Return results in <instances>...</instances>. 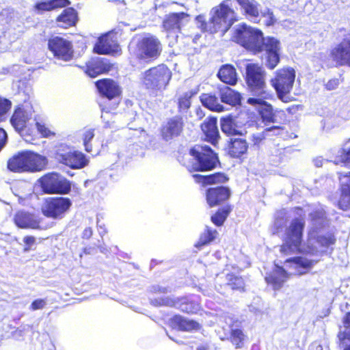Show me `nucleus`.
<instances>
[{
  "label": "nucleus",
  "instance_id": "f257e3e1",
  "mask_svg": "<svg viewBox=\"0 0 350 350\" xmlns=\"http://www.w3.org/2000/svg\"><path fill=\"white\" fill-rule=\"evenodd\" d=\"M178 161L191 175L195 183L205 187L221 185L229 180V177L223 172L209 174L194 172H206L220 166L218 154L207 145L196 144L189 150L188 154L178 156Z\"/></svg>",
  "mask_w": 350,
  "mask_h": 350
},
{
  "label": "nucleus",
  "instance_id": "f03ea898",
  "mask_svg": "<svg viewBox=\"0 0 350 350\" xmlns=\"http://www.w3.org/2000/svg\"><path fill=\"white\" fill-rule=\"evenodd\" d=\"M232 40L252 55L264 52L265 66L269 70H273L280 62V40L273 36H264L259 28L241 23L234 28Z\"/></svg>",
  "mask_w": 350,
  "mask_h": 350
},
{
  "label": "nucleus",
  "instance_id": "7ed1b4c3",
  "mask_svg": "<svg viewBox=\"0 0 350 350\" xmlns=\"http://www.w3.org/2000/svg\"><path fill=\"white\" fill-rule=\"evenodd\" d=\"M305 221L303 218L296 217L292 219L286 228L280 245V252L283 256H291L297 254L315 255L317 248L313 245H308L306 250L302 248Z\"/></svg>",
  "mask_w": 350,
  "mask_h": 350
},
{
  "label": "nucleus",
  "instance_id": "20e7f679",
  "mask_svg": "<svg viewBox=\"0 0 350 350\" xmlns=\"http://www.w3.org/2000/svg\"><path fill=\"white\" fill-rule=\"evenodd\" d=\"M48 165L46 157L29 150H21L7 161L8 169L14 173H34L44 170Z\"/></svg>",
  "mask_w": 350,
  "mask_h": 350
},
{
  "label": "nucleus",
  "instance_id": "39448f33",
  "mask_svg": "<svg viewBox=\"0 0 350 350\" xmlns=\"http://www.w3.org/2000/svg\"><path fill=\"white\" fill-rule=\"evenodd\" d=\"M128 51L130 57L134 60L152 61L161 56L163 45L157 36L147 33L137 42H130Z\"/></svg>",
  "mask_w": 350,
  "mask_h": 350
},
{
  "label": "nucleus",
  "instance_id": "423d86ee",
  "mask_svg": "<svg viewBox=\"0 0 350 350\" xmlns=\"http://www.w3.org/2000/svg\"><path fill=\"white\" fill-rule=\"evenodd\" d=\"M172 76L170 69L165 64H161L146 70L143 74L142 82L150 94L157 96L167 88Z\"/></svg>",
  "mask_w": 350,
  "mask_h": 350
},
{
  "label": "nucleus",
  "instance_id": "0eeeda50",
  "mask_svg": "<svg viewBox=\"0 0 350 350\" xmlns=\"http://www.w3.org/2000/svg\"><path fill=\"white\" fill-rule=\"evenodd\" d=\"M265 77V71L258 64L250 63L245 66L244 79L248 90L256 98H273V94L267 88Z\"/></svg>",
  "mask_w": 350,
  "mask_h": 350
},
{
  "label": "nucleus",
  "instance_id": "6e6552de",
  "mask_svg": "<svg viewBox=\"0 0 350 350\" xmlns=\"http://www.w3.org/2000/svg\"><path fill=\"white\" fill-rule=\"evenodd\" d=\"M151 292L155 295L154 304L160 306L176 308L188 314H197L201 309L200 304L187 297H170L162 296L167 293L165 288H154Z\"/></svg>",
  "mask_w": 350,
  "mask_h": 350
},
{
  "label": "nucleus",
  "instance_id": "1a4fd4ad",
  "mask_svg": "<svg viewBox=\"0 0 350 350\" xmlns=\"http://www.w3.org/2000/svg\"><path fill=\"white\" fill-rule=\"evenodd\" d=\"M229 0L223 1L213 9V14L210 18L212 34L221 31L224 35L238 21L235 11L228 5Z\"/></svg>",
  "mask_w": 350,
  "mask_h": 350
},
{
  "label": "nucleus",
  "instance_id": "9d476101",
  "mask_svg": "<svg viewBox=\"0 0 350 350\" xmlns=\"http://www.w3.org/2000/svg\"><path fill=\"white\" fill-rule=\"evenodd\" d=\"M271 99L261 96L258 98L251 97L247 98V103L253 106H260L258 113L262 122L265 125L271 123L279 124L280 125L286 124L288 121L285 111L283 109H274L273 106L266 101V100Z\"/></svg>",
  "mask_w": 350,
  "mask_h": 350
},
{
  "label": "nucleus",
  "instance_id": "9b49d317",
  "mask_svg": "<svg viewBox=\"0 0 350 350\" xmlns=\"http://www.w3.org/2000/svg\"><path fill=\"white\" fill-rule=\"evenodd\" d=\"M295 79V71L293 68L284 67L278 69L270 82L275 89L278 97L283 102L290 100L288 94L293 87Z\"/></svg>",
  "mask_w": 350,
  "mask_h": 350
},
{
  "label": "nucleus",
  "instance_id": "f8f14e48",
  "mask_svg": "<svg viewBox=\"0 0 350 350\" xmlns=\"http://www.w3.org/2000/svg\"><path fill=\"white\" fill-rule=\"evenodd\" d=\"M72 204L71 200L68 197H49L45 199L42 212L49 218L61 219L68 212Z\"/></svg>",
  "mask_w": 350,
  "mask_h": 350
},
{
  "label": "nucleus",
  "instance_id": "ddd939ff",
  "mask_svg": "<svg viewBox=\"0 0 350 350\" xmlns=\"http://www.w3.org/2000/svg\"><path fill=\"white\" fill-rule=\"evenodd\" d=\"M43 191L47 194H68L71 191L69 180L57 172L48 173L40 178Z\"/></svg>",
  "mask_w": 350,
  "mask_h": 350
},
{
  "label": "nucleus",
  "instance_id": "4468645a",
  "mask_svg": "<svg viewBox=\"0 0 350 350\" xmlns=\"http://www.w3.org/2000/svg\"><path fill=\"white\" fill-rule=\"evenodd\" d=\"M47 47L56 59L69 62L74 57L72 42L64 37L55 36L49 38Z\"/></svg>",
  "mask_w": 350,
  "mask_h": 350
},
{
  "label": "nucleus",
  "instance_id": "2eb2a0df",
  "mask_svg": "<svg viewBox=\"0 0 350 350\" xmlns=\"http://www.w3.org/2000/svg\"><path fill=\"white\" fill-rule=\"evenodd\" d=\"M329 57L336 66L350 67V33L332 48Z\"/></svg>",
  "mask_w": 350,
  "mask_h": 350
},
{
  "label": "nucleus",
  "instance_id": "dca6fc26",
  "mask_svg": "<svg viewBox=\"0 0 350 350\" xmlns=\"http://www.w3.org/2000/svg\"><path fill=\"white\" fill-rule=\"evenodd\" d=\"M55 158L60 163L73 170L82 169L89 163L85 155L77 150L64 152V150L58 149L55 153Z\"/></svg>",
  "mask_w": 350,
  "mask_h": 350
},
{
  "label": "nucleus",
  "instance_id": "f3484780",
  "mask_svg": "<svg viewBox=\"0 0 350 350\" xmlns=\"http://www.w3.org/2000/svg\"><path fill=\"white\" fill-rule=\"evenodd\" d=\"M113 64L107 58L91 57L81 68L86 75L95 78L99 75L107 74L113 70Z\"/></svg>",
  "mask_w": 350,
  "mask_h": 350
},
{
  "label": "nucleus",
  "instance_id": "a211bd4d",
  "mask_svg": "<svg viewBox=\"0 0 350 350\" xmlns=\"http://www.w3.org/2000/svg\"><path fill=\"white\" fill-rule=\"evenodd\" d=\"M232 196L230 189L227 186L217 185L208 187L204 192V198L209 208L226 204Z\"/></svg>",
  "mask_w": 350,
  "mask_h": 350
},
{
  "label": "nucleus",
  "instance_id": "6ab92c4d",
  "mask_svg": "<svg viewBox=\"0 0 350 350\" xmlns=\"http://www.w3.org/2000/svg\"><path fill=\"white\" fill-rule=\"evenodd\" d=\"M185 125L183 116H175L170 118L160 127V136L165 142L171 141L183 134Z\"/></svg>",
  "mask_w": 350,
  "mask_h": 350
},
{
  "label": "nucleus",
  "instance_id": "aec40b11",
  "mask_svg": "<svg viewBox=\"0 0 350 350\" xmlns=\"http://www.w3.org/2000/svg\"><path fill=\"white\" fill-rule=\"evenodd\" d=\"M93 52L98 55H119L121 48L116 36L108 32L98 38L94 45Z\"/></svg>",
  "mask_w": 350,
  "mask_h": 350
},
{
  "label": "nucleus",
  "instance_id": "412c9836",
  "mask_svg": "<svg viewBox=\"0 0 350 350\" xmlns=\"http://www.w3.org/2000/svg\"><path fill=\"white\" fill-rule=\"evenodd\" d=\"M97 92L100 97L109 100L120 98L122 96V88L120 83L111 78H103L94 82Z\"/></svg>",
  "mask_w": 350,
  "mask_h": 350
},
{
  "label": "nucleus",
  "instance_id": "4be33fe9",
  "mask_svg": "<svg viewBox=\"0 0 350 350\" xmlns=\"http://www.w3.org/2000/svg\"><path fill=\"white\" fill-rule=\"evenodd\" d=\"M33 112V107L29 103L25 102L16 105L10 117V124L16 131H23L27 126L28 122L31 120Z\"/></svg>",
  "mask_w": 350,
  "mask_h": 350
},
{
  "label": "nucleus",
  "instance_id": "5701e85b",
  "mask_svg": "<svg viewBox=\"0 0 350 350\" xmlns=\"http://www.w3.org/2000/svg\"><path fill=\"white\" fill-rule=\"evenodd\" d=\"M14 224L20 228L45 230L49 225L43 223V219L29 212L19 211L14 217Z\"/></svg>",
  "mask_w": 350,
  "mask_h": 350
},
{
  "label": "nucleus",
  "instance_id": "b1692460",
  "mask_svg": "<svg viewBox=\"0 0 350 350\" xmlns=\"http://www.w3.org/2000/svg\"><path fill=\"white\" fill-rule=\"evenodd\" d=\"M187 17H189V14L184 12L169 13L165 16L163 20L162 28L168 34L180 33L183 21Z\"/></svg>",
  "mask_w": 350,
  "mask_h": 350
},
{
  "label": "nucleus",
  "instance_id": "393cba45",
  "mask_svg": "<svg viewBox=\"0 0 350 350\" xmlns=\"http://www.w3.org/2000/svg\"><path fill=\"white\" fill-rule=\"evenodd\" d=\"M249 144L245 139L230 138L227 142L226 154L232 159H242L247 154Z\"/></svg>",
  "mask_w": 350,
  "mask_h": 350
},
{
  "label": "nucleus",
  "instance_id": "a878e982",
  "mask_svg": "<svg viewBox=\"0 0 350 350\" xmlns=\"http://www.w3.org/2000/svg\"><path fill=\"white\" fill-rule=\"evenodd\" d=\"M338 179L342 181L346 178V181L340 183V198L337 202V206L343 211H350V172L347 173H338Z\"/></svg>",
  "mask_w": 350,
  "mask_h": 350
},
{
  "label": "nucleus",
  "instance_id": "bb28decb",
  "mask_svg": "<svg viewBox=\"0 0 350 350\" xmlns=\"http://www.w3.org/2000/svg\"><path fill=\"white\" fill-rule=\"evenodd\" d=\"M318 260L308 259L302 256L291 257L285 260L284 263L288 269H295L296 274L301 275L308 273Z\"/></svg>",
  "mask_w": 350,
  "mask_h": 350
},
{
  "label": "nucleus",
  "instance_id": "cd10ccee",
  "mask_svg": "<svg viewBox=\"0 0 350 350\" xmlns=\"http://www.w3.org/2000/svg\"><path fill=\"white\" fill-rule=\"evenodd\" d=\"M291 273L282 266H275L274 269L268 273L265 280L275 291L280 290L290 277Z\"/></svg>",
  "mask_w": 350,
  "mask_h": 350
},
{
  "label": "nucleus",
  "instance_id": "c85d7f7f",
  "mask_svg": "<svg viewBox=\"0 0 350 350\" xmlns=\"http://www.w3.org/2000/svg\"><path fill=\"white\" fill-rule=\"evenodd\" d=\"M217 123V120L216 117L208 116L203 121L200 126L206 140L213 145H215L219 138Z\"/></svg>",
  "mask_w": 350,
  "mask_h": 350
},
{
  "label": "nucleus",
  "instance_id": "c756f323",
  "mask_svg": "<svg viewBox=\"0 0 350 350\" xmlns=\"http://www.w3.org/2000/svg\"><path fill=\"white\" fill-rule=\"evenodd\" d=\"M222 340H226L236 349H243L247 341V336L243 329L241 327H234L233 325H230V329L228 336L221 338Z\"/></svg>",
  "mask_w": 350,
  "mask_h": 350
},
{
  "label": "nucleus",
  "instance_id": "7c9ffc66",
  "mask_svg": "<svg viewBox=\"0 0 350 350\" xmlns=\"http://www.w3.org/2000/svg\"><path fill=\"white\" fill-rule=\"evenodd\" d=\"M319 230L317 228H312L308 232V241L315 240L319 247L328 248L336 243V239L333 232H327L325 234L319 235Z\"/></svg>",
  "mask_w": 350,
  "mask_h": 350
},
{
  "label": "nucleus",
  "instance_id": "2f4dec72",
  "mask_svg": "<svg viewBox=\"0 0 350 350\" xmlns=\"http://www.w3.org/2000/svg\"><path fill=\"white\" fill-rule=\"evenodd\" d=\"M242 14L247 19H256L260 16V4L256 0H236Z\"/></svg>",
  "mask_w": 350,
  "mask_h": 350
},
{
  "label": "nucleus",
  "instance_id": "473e14b6",
  "mask_svg": "<svg viewBox=\"0 0 350 350\" xmlns=\"http://www.w3.org/2000/svg\"><path fill=\"white\" fill-rule=\"evenodd\" d=\"M70 5L69 0H49L47 1L36 2L33 7L34 12L42 14L45 12L66 8Z\"/></svg>",
  "mask_w": 350,
  "mask_h": 350
},
{
  "label": "nucleus",
  "instance_id": "72a5a7b5",
  "mask_svg": "<svg viewBox=\"0 0 350 350\" xmlns=\"http://www.w3.org/2000/svg\"><path fill=\"white\" fill-rule=\"evenodd\" d=\"M217 76L221 81L230 85H234L238 81L237 70L233 65L230 64L222 65L219 69Z\"/></svg>",
  "mask_w": 350,
  "mask_h": 350
},
{
  "label": "nucleus",
  "instance_id": "f704fd0d",
  "mask_svg": "<svg viewBox=\"0 0 350 350\" xmlns=\"http://www.w3.org/2000/svg\"><path fill=\"white\" fill-rule=\"evenodd\" d=\"M202 105L206 109L214 112H222L225 107L221 103L219 97L213 93H202L200 96Z\"/></svg>",
  "mask_w": 350,
  "mask_h": 350
},
{
  "label": "nucleus",
  "instance_id": "c9c22d12",
  "mask_svg": "<svg viewBox=\"0 0 350 350\" xmlns=\"http://www.w3.org/2000/svg\"><path fill=\"white\" fill-rule=\"evenodd\" d=\"M78 21V13L76 10L72 7L64 9L56 18V22L61 23V27L64 29L76 25Z\"/></svg>",
  "mask_w": 350,
  "mask_h": 350
},
{
  "label": "nucleus",
  "instance_id": "e433bc0d",
  "mask_svg": "<svg viewBox=\"0 0 350 350\" xmlns=\"http://www.w3.org/2000/svg\"><path fill=\"white\" fill-rule=\"evenodd\" d=\"M219 96L221 103L231 106H237L241 102L240 93L228 86H224L219 89Z\"/></svg>",
  "mask_w": 350,
  "mask_h": 350
},
{
  "label": "nucleus",
  "instance_id": "4c0bfd02",
  "mask_svg": "<svg viewBox=\"0 0 350 350\" xmlns=\"http://www.w3.org/2000/svg\"><path fill=\"white\" fill-rule=\"evenodd\" d=\"M221 131L227 136L243 135L241 127L238 125L235 118L228 116L221 119Z\"/></svg>",
  "mask_w": 350,
  "mask_h": 350
},
{
  "label": "nucleus",
  "instance_id": "58836bf2",
  "mask_svg": "<svg viewBox=\"0 0 350 350\" xmlns=\"http://www.w3.org/2000/svg\"><path fill=\"white\" fill-rule=\"evenodd\" d=\"M171 324L181 331L189 332L200 328L199 323L194 320H189L180 314H175L170 319Z\"/></svg>",
  "mask_w": 350,
  "mask_h": 350
},
{
  "label": "nucleus",
  "instance_id": "ea45409f",
  "mask_svg": "<svg viewBox=\"0 0 350 350\" xmlns=\"http://www.w3.org/2000/svg\"><path fill=\"white\" fill-rule=\"evenodd\" d=\"M233 210V206L226 204L219 207L210 217L211 221L217 227L222 226Z\"/></svg>",
  "mask_w": 350,
  "mask_h": 350
},
{
  "label": "nucleus",
  "instance_id": "a19ab883",
  "mask_svg": "<svg viewBox=\"0 0 350 350\" xmlns=\"http://www.w3.org/2000/svg\"><path fill=\"white\" fill-rule=\"evenodd\" d=\"M218 236L217 230L209 226H206L204 231L200 234L198 241L195 243V247L200 250L203 247L211 244Z\"/></svg>",
  "mask_w": 350,
  "mask_h": 350
},
{
  "label": "nucleus",
  "instance_id": "79ce46f5",
  "mask_svg": "<svg viewBox=\"0 0 350 350\" xmlns=\"http://www.w3.org/2000/svg\"><path fill=\"white\" fill-rule=\"evenodd\" d=\"M226 285L232 291L244 292L245 291V283L243 278L234 273H228L226 275Z\"/></svg>",
  "mask_w": 350,
  "mask_h": 350
},
{
  "label": "nucleus",
  "instance_id": "37998d69",
  "mask_svg": "<svg viewBox=\"0 0 350 350\" xmlns=\"http://www.w3.org/2000/svg\"><path fill=\"white\" fill-rule=\"evenodd\" d=\"M198 93L197 90H191L185 92L178 98L177 106L179 112L187 111L191 105V98Z\"/></svg>",
  "mask_w": 350,
  "mask_h": 350
},
{
  "label": "nucleus",
  "instance_id": "c03bdc74",
  "mask_svg": "<svg viewBox=\"0 0 350 350\" xmlns=\"http://www.w3.org/2000/svg\"><path fill=\"white\" fill-rule=\"evenodd\" d=\"M283 129L284 128L280 125L273 126L265 129L262 133L253 134L251 137L252 146L259 148L262 144L269 132L274 130L282 131Z\"/></svg>",
  "mask_w": 350,
  "mask_h": 350
},
{
  "label": "nucleus",
  "instance_id": "a18cd8bd",
  "mask_svg": "<svg viewBox=\"0 0 350 350\" xmlns=\"http://www.w3.org/2000/svg\"><path fill=\"white\" fill-rule=\"evenodd\" d=\"M12 105L10 100L0 96V122L6 120Z\"/></svg>",
  "mask_w": 350,
  "mask_h": 350
},
{
  "label": "nucleus",
  "instance_id": "49530a36",
  "mask_svg": "<svg viewBox=\"0 0 350 350\" xmlns=\"http://www.w3.org/2000/svg\"><path fill=\"white\" fill-rule=\"evenodd\" d=\"M334 162L336 164L350 165V147L339 149L335 157Z\"/></svg>",
  "mask_w": 350,
  "mask_h": 350
},
{
  "label": "nucleus",
  "instance_id": "de8ad7c7",
  "mask_svg": "<svg viewBox=\"0 0 350 350\" xmlns=\"http://www.w3.org/2000/svg\"><path fill=\"white\" fill-rule=\"evenodd\" d=\"M196 21L198 23V27L202 33H208L212 34L211 21H206L203 15H198L196 17Z\"/></svg>",
  "mask_w": 350,
  "mask_h": 350
},
{
  "label": "nucleus",
  "instance_id": "09e8293b",
  "mask_svg": "<svg viewBox=\"0 0 350 350\" xmlns=\"http://www.w3.org/2000/svg\"><path fill=\"white\" fill-rule=\"evenodd\" d=\"M94 137V129H90L87 130L83 135V145L85 146V150L88 152H92V147L90 144L91 140Z\"/></svg>",
  "mask_w": 350,
  "mask_h": 350
},
{
  "label": "nucleus",
  "instance_id": "8fccbe9b",
  "mask_svg": "<svg viewBox=\"0 0 350 350\" xmlns=\"http://www.w3.org/2000/svg\"><path fill=\"white\" fill-rule=\"evenodd\" d=\"M260 16L267 18V20L265 23L266 26L269 27L273 25L275 22L273 12L271 9L268 8L263 12H260Z\"/></svg>",
  "mask_w": 350,
  "mask_h": 350
},
{
  "label": "nucleus",
  "instance_id": "3c124183",
  "mask_svg": "<svg viewBox=\"0 0 350 350\" xmlns=\"http://www.w3.org/2000/svg\"><path fill=\"white\" fill-rule=\"evenodd\" d=\"M25 243L23 251L25 252L31 250V246L36 243V238L33 236L28 235L23 238Z\"/></svg>",
  "mask_w": 350,
  "mask_h": 350
},
{
  "label": "nucleus",
  "instance_id": "603ef678",
  "mask_svg": "<svg viewBox=\"0 0 350 350\" xmlns=\"http://www.w3.org/2000/svg\"><path fill=\"white\" fill-rule=\"evenodd\" d=\"M46 305V301L43 299H37L33 300L30 306L29 309L32 311H35L37 310L42 309L44 308Z\"/></svg>",
  "mask_w": 350,
  "mask_h": 350
},
{
  "label": "nucleus",
  "instance_id": "864d4df0",
  "mask_svg": "<svg viewBox=\"0 0 350 350\" xmlns=\"http://www.w3.org/2000/svg\"><path fill=\"white\" fill-rule=\"evenodd\" d=\"M38 132L41 134L43 137H48L51 135V131L44 124L39 122L36 124Z\"/></svg>",
  "mask_w": 350,
  "mask_h": 350
},
{
  "label": "nucleus",
  "instance_id": "5fc2aeb1",
  "mask_svg": "<svg viewBox=\"0 0 350 350\" xmlns=\"http://www.w3.org/2000/svg\"><path fill=\"white\" fill-rule=\"evenodd\" d=\"M340 84V79L337 78H334L329 79L327 83L325 84V88L328 90H333L337 88V87Z\"/></svg>",
  "mask_w": 350,
  "mask_h": 350
},
{
  "label": "nucleus",
  "instance_id": "6e6d98bb",
  "mask_svg": "<svg viewBox=\"0 0 350 350\" xmlns=\"http://www.w3.org/2000/svg\"><path fill=\"white\" fill-rule=\"evenodd\" d=\"M8 142V135L6 131L0 127V152L5 146Z\"/></svg>",
  "mask_w": 350,
  "mask_h": 350
},
{
  "label": "nucleus",
  "instance_id": "4d7b16f0",
  "mask_svg": "<svg viewBox=\"0 0 350 350\" xmlns=\"http://www.w3.org/2000/svg\"><path fill=\"white\" fill-rule=\"evenodd\" d=\"M338 338L342 343L350 342V332H339L338 334Z\"/></svg>",
  "mask_w": 350,
  "mask_h": 350
},
{
  "label": "nucleus",
  "instance_id": "13d9d810",
  "mask_svg": "<svg viewBox=\"0 0 350 350\" xmlns=\"http://www.w3.org/2000/svg\"><path fill=\"white\" fill-rule=\"evenodd\" d=\"M92 235V230L90 227L85 228L81 234L83 239H89Z\"/></svg>",
  "mask_w": 350,
  "mask_h": 350
},
{
  "label": "nucleus",
  "instance_id": "bf43d9fd",
  "mask_svg": "<svg viewBox=\"0 0 350 350\" xmlns=\"http://www.w3.org/2000/svg\"><path fill=\"white\" fill-rule=\"evenodd\" d=\"M342 323L345 327H350V312L345 314Z\"/></svg>",
  "mask_w": 350,
  "mask_h": 350
},
{
  "label": "nucleus",
  "instance_id": "052dcab7",
  "mask_svg": "<svg viewBox=\"0 0 350 350\" xmlns=\"http://www.w3.org/2000/svg\"><path fill=\"white\" fill-rule=\"evenodd\" d=\"M196 350H209V347L208 345H201L199 346Z\"/></svg>",
  "mask_w": 350,
  "mask_h": 350
},
{
  "label": "nucleus",
  "instance_id": "680f3d73",
  "mask_svg": "<svg viewBox=\"0 0 350 350\" xmlns=\"http://www.w3.org/2000/svg\"><path fill=\"white\" fill-rule=\"evenodd\" d=\"M343 350H350V344L349 345H347L344 349Z\"/></svg>",
  "mask_w": 350,
  "mask_h": 350
},
{
  "label": "nucleus",
  "instance_id": "e2e57ef3",
  "mask_svg": "<svg viewBox=\"0 0 350 350\" xmlns=\"http://www.w3.org/2000/svg\"><path fill=\"white\" fill-rule=\"evenodd\" d=\"M321 217L319 215H316L314 217H313V219H320Z\"/></svg>",
  "mask_w": 350,
  "mask_h": 350
},
{
  "label": "nucleus",
  "instance_id": "0e129e2a",
  "mask_svg": "<svg viewBox=\"0 0 350 350\" xmlns=\"http://www.w3.org/2000/svg\"><path fill=\"white\" fill-rule=\"evenodd\" d=\"M340 78H341V81H343L344 79H343V77H342V75H340Z\"/></svg>",
  "mask_w": 350,
  "mask_h": 350
}]
</instances>
